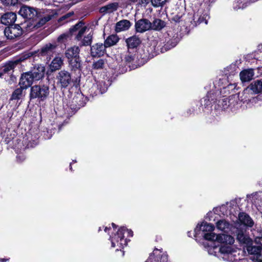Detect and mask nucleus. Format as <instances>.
<instances>
[{
	"label": "nucleus",
	"instance_id": "obj_1",
	"mask_svg": "<svg viewBox=\"0 0 262 262\" xmlns=\"http://www.w3.org/2000/svg\"><path fill=\"white\" fill-rule=\"evenodd\" d=\"M204 238L211 241H216L222 244L219 248L220 256L225 260L233 261L236 260V250L232 245L234 242V238L230 235L207 233L204 235Z\"/></svg>",
	"mask_w": 262,
	"mask_h": 262
},
{
	"label": "nucleus",
	"instance_id": "obj_2",
	"mask_svg": "<svg viewBox=\"0 0 262 262\" xmlns=\"http://www.w3.org/2000/svg\"><path fill=\"white\" fill-rule=\"evenodd\" d=\"M70 32L74 33L77 32L75 39L79 41L80 46H88L92 42L93 32L90 28L84 25L82 21H80L70 29Z\"/></svg>",
	"mask_w": 262,
	"mask_h": 262
},
{
	"label": "nucleus",
	"instance_id": "obj_3",
	"mask_svg": "<svg viewBox=\"0 0 262 262\" xmlns=\"http://www.w3.org/2000/svg\"><path fill=\"white\" fill-rule=\"evenodd\" d=\"M127 233L130 236H133V232L124 227H122L118 230L116 234L111 236L112 247H117V250H121L127 244V240L124 238V233Z\"/></svg>",
	"mask_w": 262,
	"mask_h": 262
},
{
	"label": "nucleus",
	"instance_id": "obj_4",
	"mask_svg": "<svg viewBox=\"0 0 262 262\" xmlns=\"http://www.w3.org/2000/svg\"><path fill=\"white\" fill-rule=\"evenodd\" d=\"M255 243L260 246L250 245L247 247V250L250 254L253 255V259L255 262H262V237L255 238Z\"/></svg>",
	"mask_w": 262,
	"mask_h": 262
},
{
	"label": "nucleus",
	"instance_id": "obj_5",
	"mask_svg": "<svg viewBox=\"0 0 262 262\" xmlns=\"http://www.w3.org/2000/svg\"><path fill=\"white\" fill-rule=\"evenodd\" d=\"M49 94V89L47 86L34 85L31 89L30 94L31 99L38 98L41 100L45 99Z\"/></svg>",
	"mask_w": 262,
	"mask_h": 262
},
{
	"label": "nucleus",
	"instance_id": "obj_6",
	"mask_svg": "<svg viewBox=\"0 0 262 262\" xmlns=\"http://www.w3.org/2000/svg\"><path fill=\"white\" fill-rule=\"evenodd\" d=\"M56 15L57 13L54 10L47 9L44 10L42 14L40 15L38 21L34 25L33 28L38 29L42 27Z\"/></svg>",
	"mask_w": 262,
	"mask_h": 262
},
{
	"label": "nucleus",
	"instance_id": "obj_7",
	"mask_svg": "<svg viewBox=\"0 0 262 262\" xmlns=\"http://www.w3.org/2000/svg\"><path fill=\"white\" fill-rule=\"evenodd\" d=\"M4 33L8 39H13L20 36L22 34L23 31L19 25H15L6 28Z\"/></svg>",
	"mask_w": 262,
	"mask_h": 262
},
{
	"label": "nucleus",
	"instance_id": "obj_8",
	"mask_svg": "<svg viewBox=\"0 0 262 262\" xmlns=\"http://www.w3.org/2000/svg\"><path fill=\"white\" fill-rule=\"evenodd\" d=\"M151 23L148 19L142 18L135 23V28L137 32L143 33L151 30Z\"/></svg>",
	"mask_w": 262,
	"mask_h": 262
},
{
	"label": "nucleus",
	"instance_id": "obj_9",
	"mask_svg": "<svg viewBox=\"0 0 262 262\" xmlns=\"http://www.w3.org/2000/svg\"><path fill=\"white\" fill-rule=\"evenodd\" d=\"M57 79L62 87L66 88L71 82V74L66 70H61L58 73Z\"/></svg>",
	"mask_w": 262,
	"mask_h": 262
},
{
	"label": "nucleus",
	"instance_id": "obj_10",
	"mask_svg": "<svg viewBox=\"0 0 262 262\" xmlns=\"http://www.w3.org/2000/svg\"><path fill=\"white\" fill-rule=\"evenodd\" d=\"M167 259L166 255L162 254L160 251L155 249L145 262H167Z\"/></svg>",
	"mask_w": 262,
	"mask_h": 262
},
{
	"label": "nucleus",
	"instance_id": "obj_11",
	"mask_svg": "<svg viewBox=\"0 0 262 262\" xmlns=\"http://www.w3.org/2000/svg\"><path fill=\"white\" fill-rule=\"evenodd\" d=\"M34 81L35 80L33 76L30 72H28L22 74L19 80V84L23 88L27 89L31 86Z\"/></svg>",
	"mask_w": 262,
	"mask_h": 262
},
{
	"label": "nucleus",
	"instance_id": "obj_12",
	"mask_svg": "<svg viewBox=\"0 0 262 262\" xmlns=\"http://www.w3.org/2000/svg\"><path fill=\"white\" fill-rule=\"evenodd\" d=\"M214 229V226L207 223H203L201 225H198L194 229L196 234H199L200 231H202V235L204 237V235L207 233H213Z\"/></svg>",
	"mask_w": 262,
	"mask_h": 262
},
{
	"label": "nucleus",
	"instance_id": "obj_13",
	"mask_svg": "<svg viewBox=\"0 0 262 262\" xmlns=\"http://www.w3.org/2000/svg\"><path fill=\"white\" fill-rule=\"evenodd\" d=\"M106 47L102 43H97L91 48V53L93 57H99L104 55Z\"/></svg>",
	"mask_w": 262,
	"mask_h": 262
},
{
	"label": "nucleus",
	"instance_id": "obj_14",
	"mask_svg": "<svg viewBox=\"0 0 262 262\" xmlns=\"http://www.w3.org/2000/svg\"><path fill=\"white\" fill-rule=\"evenodd\" d=\"M19 13L24 18L31 19L36 15L37 12L32 7L23 6L20 8Z\"/></svg>",
	"mask_w": 262,
	"mask_h": 262
},
{
	"label": "nucleus",
	"instance_id": "obj_15",
	"mask_svg": "<svg viewBox=\"0 0 262 262\" xmlns=\"http://www.w3.org/2000/svg\"><path fill=\"white\" fill-rule=\"evenodd\" d=\"M208 18L209 16L207 13L204 12L203 9H199L193 15V21L196 24H200L203 22L207 24Z\"/></svg>",
	"mask_w": 262,
	"mask_h": 262
},
{
	"label": "nucleus",
	"instance_id": "obj_16",
	"mask_svg": "<svg viewBox=\"0 0 262 262\" xmlns=\"http://www.w3.org/2000/svg\"><path fill=\"white\" fill-rule=\"evenodd\" d=\"M45 68L41 64L35 66L33 69L30 71L35 80L37 81L41 79L45 74Z\"/></svg>",
	"mask_w": 262,
	"mask_h": 262
},
{
	"label": "nucleus",
	"instance_id": "obj_17",
	"mask_svg": "<svg viewBox=\"0 0 262 262\" xmlns=\"http://www.w3.org/2000/svg\"><path fill=\"white\" fill-rule=\"evenodd\" d=\"M80 49L76 46H74L68 48L65 51V56L70 60L71 59L76 58L79 57Z\"/></svg>",
	"mask_w": 262,
	"mask_h": 262
},
{
	"label": "nucleus",
	"instance_id": "obj_18",
	"mask_svg": "<svg viewBox=\"0 0 262 262\" xmlns=\"http://www.w3.org/2000/svg\"><path fill=\"white\" fill-rule=\"evenodd\" d=\"M16 19V15L13 12H8L2 16L1 21L5 25H9L14 23Z\"/></svg>",
	"mask_w": 262,
	"mask_h": 262
},
{
	"label": "nucleus",
	"instance_id": "obj_19",
	"mask_svg": "<svg viewBox=\"0 0 262 262\" xmlns=\"http://www.w3.org/2000/svg\"><path fill=\"white\" fill-rule=\"evenodd\" d=\"M63 64V59L60 56H56L50 64V69L52 72L60 69Z\"/></svg>",
	"mask_w": 262,
	"mask_h": 262
},
{
	"label": "nucleus",
	"instance_id": "obj_20",
	"mask_svg": "<svg viewBox=\"0 0 262 262\" xmlns=\"http://www.w3.org/2000/svg\"><path fill=\"white\" fill-rule=\"evenodd\" d=\"M57 45L55 43H49L43 46L41 49V53L43 55L51 56L55 52Z\"/></svg>",
	"mask_w": 262,
	"mask_h": 262
},
{
	"label": "nucleus",
	"instance_id": "obj_21",
	"mask_svg": "<svg viewBox=\"0 0 262 262\" xmlns=\"http://www.w3.org/2000/svg\"><path fill=\"white\" fill-rule=\"evenodd\" d=\"M231 225L225 220H221L216 223V227L220 231L227 232L231 230Z\"/></svg>",
	"mask_w": 262,
	"mask_h": 262
},
{
	"label": "nucleus",
	"instance_id": "obj_22",
	"mask_svg": "<svg viewBox=\"0 0 262 262\" xmlns=\"http://www.w3.org/2000/svg\"><path fill=\"white\" fill-rule=\"evenodd\" d=\"M130 23L127 20H122L117 23L115 27V31L117 32L128 30L130 27Z\"/></svg>",
	"mask_w": 262,
	"mask_h": 262
},
{
	"label": "nucleus",
	"instance_id": "obj_23",
	"mask_svg": "<svg viewBox=\"0 0 262 262\" xmlns=\"http://www.w3.org/2000/svg\"><path fill=\"white\" fill-rule=\"evenodd\" d=\"M254 76L253 69H247L240 73V78L243 82H247L252 80Z\"/></svg>",
	"mask_w": 262,
	"mask_h": 262
},
{
	"label": "nucleus",
	"instance_id": "obj_24",
	"mask_svg": "<svg viewBox=\"0 0 262 262\" xmlns=\"http://www.w3.org/2000/svg\"><path fill=\"white\" fill-rule=\"evenodd\" d=\"M236 238L240 243L246 245V247L252 245V239L248 236L244 234L242 231L238 232Z\"/></svg>",
	"mask_w": 262,
	"mask_h": 262
},
{
	"label": "nucleus",
	"instance_id": "obj_25",
	"mask_svg": "<svg viewBox=\"0 0 262 262\" xmlns=\"http://www.w3.org/2000/svg\"><path fill=\"white\" fill-rule=\"evenodd\" d=\"M140 38L137 36H133L126 40L127 47L130 49L137 48L141 43Z\"/></svg>",
	"mask_w": 262,
	"mask_h": 262
},
{
	"label": "nucleus",
	"instance_id": "obj_26",
	"mask_svg": "<svg viewBox=\"0 0 262 262\" xmlns=\"http://www.w3.org/2000/svg\"><path fill=\"white\" fill-rule=\"evenodd\" d=\"M118 8V3H110L102 7L100 9V12L103 13H110L116 10Z\"/></svg>",
	"mask_w": 262,
	"mask_h": 262
},
{
	"label": "nucleus",
	"instance_id": "obj_27",
	"mask_svg": "<svg viewBox=\"0 0 262 262\" xmlns=\"http://www.w3.org/2000/svg\"><path fill=\"white\" fill-rule=\"evenodd\" d=\"M238 219L242 224L247 226L252 227L254 224L251 218L245 213L243 212L239 213L238 215Z\"/></svg>",
	"mask_w": 262,
	"mask_h": 262
},
{
	"label": "nucleus",
	"instance_id": "obj_28",
	"mask_svg": "<svg viewBox=\"0 0 262 262\" xmlns=\"http://www.w3.org/2000/svg\"><path fill=\"white\" fill-rule=\"evenodd\" d=\"M68 62L71 70L76 71L80 69L81 60L80 57L68 60Z\"/></svg>",
	"mask_w": 262,
	"mask_h": 262
},
{
	"label": "nucleus",
	"instance_id": "obj_29",
	"mask_svg": "<svg viewBox=\"0 0 262 262\" xmlns=\"http://www.w3.org/2000/svg\"><path fill=\"white\" fill-rule=\"evenodd\" d=\"M250 90L254 93L262 92V81L257 80L251 83L249 86Z\"/></svg>",
	"mask_w": 262,
	"mask_h": 262
},
{
	"label": "nucleus",
	"instance_id": "obj_30",
	"mask_svg": "<svg viewBox=\"0 0 262 262\" xmlns=\"http://www.w3.org/2000/svg\"><path fill=\"white\" fill-rule=\"evenodd\" d=\"M119 38L116 35H111L108 36L104 41V45L107 47H110L116 45Z\"/></svg>",
	"mask_w": 262,
	"mask_h": 262
},
{
	"label": "nucleus",
	"instance_id": "obj_31",
	"mask_svg": "<svg viewBox=\"0 0 262 262\" xmlns=\"http://www.w3.org/2000/svg\"><path fill=\"white\" fill-rule=\"evenodd\" d=\"M24 90L25 89L23 88L21 86H20V88L15 90L11 95L10 99L11 100L21 99L24 96L23 93Z\"/></svg>",
	"mask_w": 262,
	"mask_h": 262
},
{
	"label": "nucleus",
	"instance_id": "obj_32",
	"mask_svg": "<svg viewBox=\"0 0 262 262\" xmlns=\"http://www.w3.org/2000/svg\"><path fill=\"white\" fill-rule=\"evenodd\" d=\"M165 26V23L160 19H155L151 23V30L159 31Z\"/></svg>",
	"mask_w": 262,
	"mask_h": 262
},
{
	"label": "nucleus",
	"instance_id": "obj_33",
	"mask_svg": "<svg viewBox=\"0 0 262 262\" xmlns=\"http://www.w3.org/2000/svg\"><path fill=\"white\" fill-rule=\"evenodd\" d=\"M19 63V61L18 60L9 62L7 64L5 65L4 68L3 72L5 73H9L11 71H13L15 67Z\"/></svg>",
	"mask_w": 262,
	"mask_h": 262
},
{
	"label": "nucleus",
	"instance_id": "obj_34",
	"mask_svg": "<svg viewBox=\"0 0 262 262\" xmlns=\"http://www.w3.org/2000/svg\"><path fill=\"white\" fill-rule=\"evenodd\" d=\"M74 14L73 12H69L66 14L60 17L58 20V22L60 25H63L66 23L69 22L71 20L70 17Z\"/></svg>",
	"mask_w": 262,
	"mask_h": 262
},
{
	"label": "nucleus",
	"instance_id": "obj_35",
	"mask_svg": "<svg viewBox=\"0 0 262 262\" xmlns=\"http://www.w3.org/2000/svg\"><path fill=\"white\" fill-rule=\"evenodd\" d=\"M208 252L210 255H213L214 256H218L222 258L220 255V253L219 252V248L217 247L213 246L210 247L208 248Z\"/></svg>",
	"mask_w": 262,
	"mask_h": 262
},
{
	"label": "nucleus",
	"instance_id": "obj_36",
	"mask_svg": "<svg viewBox=\"0 0 262 262\" xmlns=\"http://www.w3.org/2000/svg\"><path fill=\"white\" fill-rule=\"evenodd\" d=\"M178 41L177 38H174L173 39H172L170 41H168L165 45H164V48L166 50H169L173 47H174Z\"/></svg>",
	"mask_w": 262,
	"mask_h": 262
},
{
	"label": "nucleus",
	"instance_id": "obj_37",
	"mask_svg": "<svg viewBox=\"0 0 262 262\" xmlns=\"http://www.w3.org/2000/svg\"><path fill=\"white\" fill-rule=\"evenodd\" d=\"M167 1V0H150V2L154 7H159L164 5Z\"/></svg>",
	"mask_w": 262,
	"mask_h": 262
},
{
	"label": "nucleus",
	"instance_id": "obj_38",
	"mask_svg": "<svg viewBox=\"0 0 262 262\" xmlns=\"http://www.w3.org/2000/svg\"><path fill=\"white\" fill-rule=\"evenodd\" d=\"M104 64V61L102 59H100L93 63V67L94 69H102L103 67Z\"/></svg>",
	"mask_w": 262,
	"mask_h": 262
},
{
	"label": "nucleus",
	"instance_id": "obj_39",
	"mask_svg": "<svg viewBox=\"0 0 262 262\" xmlns=\"http://www.w3.org/2000/svg\"><path fill=\"white\" fill-rule=\"evenodd\" d=\"M69 38V34L67 33H63L61 34L57 38V41L59 43H62L66 42Z\"/></svg>",
	"mask_w": 262,
	"mask_h": 262
},
{
	"label": "nucleus",
	"instance_id": "obj_40",
	"mask_svg": "<svg viewBox=\"0 0 262 262\" xmlns=\"http://www.w3.org/2000/svg\"><path fill=\"white\" fill-rule=\"evenodd\" d=\"M136 55L135 54H130V53H128L125 57V59L128 62H131L135 59Z\"/></svg>",
	"mask_w": 262,
	"mask_h": 262
},
{
	"label": "nucleus",
	"instance_id": "obj_41",
	"mask_svg": "<svg viewBox=\"0 0 262 262\" xmlns=\"http://www.w3.org/2000/svg\"><path fill=\"white\" fill-rule=\"evenodd\" d=\"M182 14H177L175 16H174L172 18V20L174 21L175 22H180L181 20Z\"/></svg>",
	"mask_w": 262,
	"mask_h": 262
},
{
	"label": "nucleus",
	"instance_id": "obj_42",
	"mask_svg": "<svg viewBox=\"0 0 262 262\" xmlns=\"http://www.w3.org/2000/svg\"><path fill=\"white\" fill-rule=\"evenodd\" d=\"M233 97H233V96H232L230 97L229 100H228V99L226 98V99H224L223 100V102H225V103H226V104H226V105H227V102H228L229 103H230V104H231V103H232L231 101H232V98H233Z\"/></svg>",
	"mask_w": 262,
	"mask_h": 262
},
{
	"label": "nucleus",
	"instance_id": "obj_43",
	"mask_svg": "<svg viewBox=\"0 0 262 262\" xmlns=\"http://www.w3.org/2000/svg\"><path fill=\"white\" fill-rule=\"evenodd\" d=\"M149 1H150V0H141V3L142 4H147L149 2Z\"/></svg>",
	"mask_w": 262,
	"mask_h": 262
},
{
	"label": "nucleus",
	"instance_id": "obj_44",
	"mask_svg": "<svg viewBox=\"0 0 262 262\" xmlns=\"http://www.w3.org/2000/svg\"><path fill=\"white\" fill-rule=\"evenodd\" d=\"M7 260H8V259H5V258L0 259V261H7Z\"/></svg>",
	"mask_w": 262,
	"mask_h": 262
},
{
	"label": "nucleus",
	"instance_id": "obj_45",
	"mask_svg": "<svg viewBox=\"0 0 262 262\" xmlns=\"http://www.w3.org/2000/svg\"><path fill=\"white\" fill-rule=\"evenodd\" d=\"M109 229H110V228H108L107 227H105V229H104V231H105V232H106L107 230H109Z\"/></svg>",
	"mask_w": 262,
	"mask_h": 262
},
{
	"label": "nucleus",
	"instance_id": "obj_46",
	"mask_svg": "<svg viewBox=\"0 0 262 262\" xmlns=\"http://www.w3.org/2000/svg\"><path fill=\"white\" fill-rule=\"evenodd\" d=\"M112 226H113V227L114 228H116V225H115V224L114 223H112Z\"/></svg>",
	"mask_w": 262,
	"mask_h": 262
},
{
	"label": "nucleus",
	"instance_id": "obj_47",
	"mask_svg": "<svg viewBox=\"0 0 262 262\" xmlns=\"http://www.w3.org/2000/svg\"><path fill=\"white\" fill-rule=\"evenodd\" d=\"M6 3H7V4H9V0H8V1H7V2H6Z\"/></svg>",
	"mask_w": 262,
	"mask_h": 262
},
{
	"label": "nucleus",
	"instance_id": "obj_48",
	"mask_svg": "<svg viewBox=\"0 0 262 262\" xmlns=\"http://www.w3.org/2000/svg\"><path fill=\"white\" fill-rule=\"evenodd\" d=\"M2 75H3L2 73H1V72H0V77H2Z\"/></svg>",
	"mask_w": 262,
	"mask_h": 262
},
{
	"label": "nucleus",
	"instance_id": "obj_49",
	"mask_svg": "<svg viewBox=\"0 0 262 262\" xmlns=\"http://www.w3.org/2000/svg\"><path fill=\"white\" fill-rule=\"evenodd\" d=\"M210 94L208 93V95H207V97H209V95H210Z\"/></svg>",
	"mask_w": 262,
	"mask_h": 262
},
{
	"label": "nucleus",
	"instance_id": "obj_50",
	"mask_svg": "<svg viewBox=\"0 0 262 262\" xmlns=\"http://www.w3.org/2000/svg\"><path fill=\"white\" fill-rule=\"evenodd\" d=\"M105 90H103V92H102V91H101V93H103V92H105Z\"/></svg>",
	"mask_w": 262,
	"mask_h": 262
},
{
	"label": "nucleus",
	"instance_id": "obj_51",
	"mask_svg": "<svg viewBox=\"0 0 262 262\" xmlns=\"http://www.w3.org/2000/svg\"><path fill=\"white\" fill-rule=\"evenodd\" d=\"M233 86V85H232V84H231V85H229L228 86Z\"/></svg>",
	"mask_w": 262,
	"mask_h": 262
}]
</instances>
